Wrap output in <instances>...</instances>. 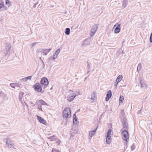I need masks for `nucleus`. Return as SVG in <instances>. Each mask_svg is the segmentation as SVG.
I'll return each instance as SVG.
<instances>
[{
    "label": "nucleus",
    "mask_w": 152,
    "mask_h": 152,
    "mask_svg": "<svg viewBox=\"0 0 152 152\" xmlns=\"http://www.w3.org/2000/svg\"><path fill=\"white\" fill-rule=\"evenodd\" d=\"M113 135L112 130L110 129L108 131L107 133V137L106 139V142L107 143L109 144L111 142L112 137Z\"/></svg>",
    "instance_id": "obj_1"
},
{
    "label": "nucleus",
    "mask_w": 152,
    "mask_h": 152,
    "mask_svg": "<svg viewBox=\"0 0 152 152\" xmlns=\"http://www.w3.org/2000/svg\"><path fill=\"white\" fill-rule=\"evenodd\" d=\"M64 118H68L71 115V111L69 108H66L65 109L63 112Z\"/></svg>",
    "instance_id": "obj_2"
},
{
    "label": "nucleus",
    "mask_w": 152,
    "mask_h": 152,
    "mask_svg": "<svg viewBox=\"0 0 152 152\" xmlns=\"http://www.w3.org/2000/svg\"><path fill=\"white\" fill-rule=\"evenodd\" d=\"M122 138L126 142L125 144H126L129 140V134L128 132L126 130L123 131L121 133Z\"/></svg>",
    "instance_id": "obj_3"
},
{
    "label": "nucleus",
    "mask_w": 152,
    "mask_h": 152,
    "mask_svg": "<svg viewBox=\"0 0 152 152\" xmlns=\"http://www.w3.org/2000/svg\"><path fill=\"white\" fill-rule=\"evenodd\" d=\"M51 49V48H49L48 49L40 48L37 50V53H43V55H46Z\"/></svg>",
    "instance_id": "obj_4"
},
{
    "label": "nucleus",
    "mask_w": 152,
    "mask_h": 152,
    "mask_svg": "<svg viewBox=\"0 0 152 152\" xmlns=\"http://www.w3.org/2000/svg\"><path fill=\"white\" fill-rule=\"evenodd\" d=\"M6 144L8 147H9L10 148H13L14 149H16L14 147V143L10 138H8L7 139Z\"/></svg>",
    "instance_id": "obj_5"
},
{
    "label": "nucleus",
    "mask_w": 152,
    "mask_h": 152,
    "mask_svg": "<svg viewBox=\"0 0 152 152\" xmlns=\"http://www.w3.org/2000/svg\"><path fill=\"white\" fill-rule=\"evenodd\" d=\"M98 26L97 25H93L91 29L90 35L91 36H93L97 30Z\"/></svg>",
    "instance_id": "obj_6"
},
{
    "label": "nucleus",
    "mask_w": 152,
    "mask_h": 152,
    "mask_svg": "<svg viewBox=\"0 0 152 152\" xmlns=\"http://www.w3.org/2000/svg\"><path fill=\"white\" fill-rule=\"evenodd\" d=\"M76 96V94L74 93L69 94L67 96V99L69 102H71L74 99Z\"/></svg>",
    "instance_id": "obj_7"
},
{
    "label": "nucleus",
    "mask_w": 152,
    "mask_h": 152,
    "mask_svg": "<svg viewBox=\"0 0 152 152\" xmlns=\"http://www.w3.org/2000/svg\"><path fill=\"white\" fill-rule=\"evenodd\" d=\"M40 82L41 84L45 86H47L48 84V81L45 77L42 78Z\"/></svg>",
    "instance_id": "obj_8"
},
{
    "label": "nucleus",
    "mask_w": 152,
    "mask_h": 152,
    "mask_svg": "<svg viewBox=\"0 0 152 152\" xmlns=\"http://www.w3.org/2000/svg\"><path fill=\"white\" fill-rule=\"evenodd\" d=\"M11 48V44L8 42H6L5 44V50L8 53Z\"/></svg>",
    "instance_id": "obj_9"
},
{
    "label": "nucleus",
    "mask_w": 152,
    "mask_h": 152,
    "mask_svg": "<svg viewBox=\"0 0 152 152\" xmlns=\"http://www.w3.org/2000/svg\"><path fill=\"white\" fill-rule=\"evenodd\" d=\"M35 89L38 92H40L42 91L41 87L39 83H36L34 86Z\"/></svg>",
    "instance_id": "obj_10"
},
{
    "label": "nucleus",
    "mask_w": 152,
    "mask_h": 152,
    "mask_svg": "<svg viewBox=\"0 0 152 152\" xmlns=\"http://www.w3.org/2000/svg\"><path fill=\"white\" fill-rule=\"evenodd\" d=\"M116 26H117L115 29L114 32L115 33L117 34L120 32L121 30V28L120 27V24H119L118 23H117L114 25V27H115Z\"/></svg>",
    "instance_id": "obj_11"
},
{
    "label": "nucleus",
    "mask_w": 152,
    "mask_h": 152,
    "mask_svg": "<svg viewBox=\"0 0 152 152\" xmlns=\"http://www.w3.org/2000/svg\"><path fill=\"white\" fill-rule=\"evenodd\" d=\"M37 117L38 120L40 122L44 124H45L46 123V121L45 120L41 117L38 115H37Z\"/></svg>",
    "instance_id": "obj_12"
},
{
    "label": "nucleus",
    "mask_w": 152,
    "mask_h": 152,
    "mask_svg": "<svg viewBox=\"0 0 152 152\" xmlns=\"http://www.w3.org/2000/svg\"><path fill=\"white\" fill-rule=\"evenodd\" d=\"M112 96V92L110 90H109L105 98L106 101H108L110 98Z\"/></svg>",
    "instance_id": "obj_13"
},
{
    "label": "nucleus",
    "mask_w": 152,
    "mask_h": 152,
    "mask_svg": "<svg viewBox=\"0 0 152 152\" xmlns=\"http://www.w3.org/2000/svg\"><path fill=\"white\" fill-rule=\"evenodd\" d=\"M73 123L74 125H77L78 124V121L76 118L75 114H74L73 116Z\"/></svg>",
    "instance_id": "obj_14"
},
{
    "label": "nucleus",
    "mask_w": 152,
    "mask_h": 152,
    "mask_svg": "<svg viewBox=\"0 0 152 152\" xmlns=\"http://www.w3.org/2000/svg\"><path fill=\"white\" fill-rule=\"evenodd\" d=\"M98 127H97V128L93 131H91L89 132V136L91 137H92V136L94 135L95 134L97 130V128Z\"/></svg>",
    "instance_id": "obj_15"
},
{
    "label": "nucleus",
    "mask_w": 152,
    "mask_h": 152,
    "mask_svg": "<svg viewBox=\"0 0 152 152\" xmlns=\"http://www.w3.org/2000/svg\"><path fill=\"white\" fill-rule=\"evenodd\" d=\"M31 78V76H29L26 77H24L21 79V80L23 82H26L28 80H30Z\"/></svg>",
    "instance_id": "obj_16"
},
{
    "label": "nucleus",
    "mask_w": 152,
    "mask_h": 152,
    "mask_svg": "<svg viewBox=\"0 0 152 152\" xmlns=\"http://www.w3.org/2000/svg\"><path fill=\"white\" fill-rule=\"evenodd\" d=\"M128 4V0H123L122 3V7L123 8H125Z\"/></svg>",
    "instance_id": "obj_17"
},
{
    "label": "nucleus",
    "mask_w": 152,
    "mask_h": 152,
    "mask_svg": "<svg viewBox=\"0 0 152 152\" xmlns=\"http://www.w3.org/2000/svg\"><path fill=\"white\" fill-rule=\"evenodd\" d=\"M123 78V76L121 75H119L116 78V81L120 82Z\"/></svg>",
    "instance_id": "obj_18"
},
{
    "label": "nucleus",
    "mask_w": 152,
    "mask_h": 152,
    "mask_svg": "<svg viewBox=\"0 0 152 152\" xmlns=\"http://www.w3.org/2000/svg\"><path fill=\"white\" fill-rule=\"evenodd\" d=\"M48 138L51 141H53L55 140L57 138L54 135L50 136L48 137Z\"/></svg>",
    "instance_id": "obj_19"
},
{
    "label": "nucleus",
    "mask_w": 152,
    "mask_h": 152,
    "mask_svg": "<svg viewBox=\"0 0 152 152\" xmlns=\"http://www.w3.org/2000/svg\"><path fill=\"white\" fill-rule=\"evenodd\" d=\"M140 85L141 87L144 88H146L147 86L146 85L144 82H142V81L141 80L140 81Z\"/></svg>",
    "instance_id": "obj_20"
},
{
    "label": "nucleus",
    "mask_w": 152,
    "mask_h": 152,
    "mask_svg": "<svg viewBox=\"0 0 152 152\" xmlns=\"http://www.w3.org/2000/svg\"><path fill=\"white\" fill-rule=\"evenodd\" d=\"M39 102L41 104V105H44L48 106L47 104L45 101L42 100H39Z\"/></svg>",
    "instance_id": "obj_21"
},
{
    "label": "nucleus",
    "mask_w": 152,
    "mask_h": 152,
    "mask_svg": "<svg viewBox=\"0 0 152 152\" xmlns=\"http://www.w3.org/2000/svg\"><path fill=\"white\" fill-rule=\"evenodd\" d=\"M70 29L69 28H66L65 33L66 34L68 35L70 34Z\"/></svg>",
    "instance_id": "obj_22"
},
{
    "label": "nucleus",
    "mask_w": 152,
    "mask_h": 152,
    "mask_svg": "<svg viewBox=\"0 0 152 152\" xmlns=\"http://www.w3.org/2000/svg\"><path fill=\"white\" fill-rule=\"evenodd\" d=\"M5 7L3 4H0V11L5 10Z\"/></svg>",
    "instance_id": "obj_23"
},
{
    "label": "nucleus",
    "mask_w": 152,
    "mask_h": 152,
    "mask_svg": "<svg viewBox=\"0 0 152 152\" xmlns=\"http://www.w3.org/2000/svg\"><path fill=\"white\" fill-rule=\"evenodd\" d=\"M96 99V96L94 94H93L91 95V99L93 101H94Z\"/></svg>",
    "instance_id": "obj_24"
},
{
    "label": "nucleus",
    "mask_w": 152,
    "mask_h": 152,
    "mask_svg": "<svg viewBox=\"0 0 152 152\" xmlns=\"http://www.w3.org/2000/svg\"><path fill=\"white\" fill-rule=\"evenodd\" d=\"M128 124L127 122H124V124L123 128L125 129H127Z\"/></svg>",
    "instance_id": "obj_25"
},
{
    "label": "nucleus",
    "mask_w": 152,
    "mask_h": 152,
    "mask_svg": "<svg viewBox=\"0 0 152 152\" xmlns=\"http://www.w3.org/2000/svg\"><path fill=\"white\" fill-rule=\"evenodd\" d=\"M60 50L59 49H58L56 50L54 54L57 56L60 53Z\"/></svg>",
    "instance_id": "obj_26"
},
{
    "label": "nucleus",
    "mask_w": 152,
    "mask_h": 152,
    "mask_svg": "<svg viewBox=\"0 0 152 152\" xmlns=\"http://www.w3.org/2000/svg\"><path fill=\"white\" fill-rule=\"evenodd\" d=\"M124 100V97L123 96H120L119 99L120 103L122 102Z\"/></svg>",
    "instance_id": "obj_27"
},
{
    "label": "nucleus",
    "mask_w": 152,
    "mask_h": 152,
    "mask_svg": "<svg viewBox=\"0 0 152 152\" xmlns=\"http://www.w3.org/2000/svg\"><path fill=\"white\" fill-rule=\"evenodd\" d=\"M38 43H39L38 42H34L32 43L31 44V45H30L31 47V48H33V47L34 46V45H35L36 44H38Z\"/></svg>",
    "instance_id": "obj_28"
},
{
    "label": "nucleus",
    "mask_w": 152,
    "mask_h": 152,
    "mask_svg": "<svg viewBox=\"0 0 152 152\" xmlns=\"http://www.w3.org/2000/svg\"><path fill=\"white\" fill-rule=\"evenodd\" d=\"M141 64L140 63H139L137 66V70L138 72H139V71L141 69Z\"/></svg>",
    "instance_id": "obj_29"
},
{
    "label": "nucleus",
    "mask_w": 152,
    "mask_h": 152,
    "mask_svg": "<svg viewBox=\"0 0 152 152\" xmlns=\"http://www.w3.org/2000/svg\"><path fill=\"white\" fill-rule=\"evenodd\" d=\"M135 145L134 144H133L131 147V150L132 151L134 150L135 148Z\"/></svg>",
    "instance_id": "obj_30"
},
{
    "label": "nucleus",
    "mask_w": 152,
    "mask_h": 152,
    "mask_svg": "<svg viewBox=\"0 0 152 152\" xmlns=\"http://www.w3.org/2000/svg\"><path fill=\"white\" fill-rule=\"evenodd\" d=\"M10 86L13 88H15V84H14V83H11L10 84Z\"/></svg>",
    "instance_id": "obj_31"
},
{
    "label": "nucleus",
    "mask_w": 152,
    "mask_h": 152,
    "mask_svg": "<svg viewBox=\"0 0 152 152\" xmlns=\"http://www.w3.org/2000/svg\"><path fill=\"white\" fill-rule=\"evenodd\" d=\"M11 2L9 0H6V4H10Z\"/></svg>",
    "instance_id": "obj_32"
},
{
    "label": "nucleus",
    "mask_w": 152,
    "mask_h": 152,
    "mask_svg": "<svg viewBox=\"0 0 152 152\" xmlns=\"http://www.w3.org/2000/svg\"><path fill=\"white\" fill-rule=\"evenodd\" d=\"M52 152H59V150H58L55 149H53L52 150Z\"/></svg>",
    "instance_id": "obj_33"
},
{
    "label": "nucleus",
    "mask_w": 152,
    "mask_h": 152,
    "mask_svg": "<svg viewBox=\"0 0 152 152\" xmlns=\"http://www.w3.org/2000/svg\"><path fill=\"white\" fill-rule=\"evenodd\" d=\"M150 41L152 43V32L150 36Z\"/></svg>",
    "instance_id": "obj_34"
},
{
    "label": "nucleus",
    "mask_w": 152,
    "mask_h": 152,
    "mask_svg": "<svg viewBox=\"0 0 152 152\" xmlns=\"http://www.w3.org/2000/svg\"><path fill=\"white\" fill-rule=\"evenodd\" d=\"M87 67L88 68V72H87V73H88V72H90V70H89V68H90V65H89V64H88V65H87Z\"/></svg>",
    "instance_id": "obj_35"
},
{
    "label": "nucleus",
    "mask_w": 152,
    "mask_h": 152,
    "mask_svg": "<svg viewBox=\"0 0 152 152\" xmlns=\"http://www.w3.org/2000/svg\"><path fill=\"white\" fill-rule=\"evenodd\" d=\"M119 83V82L116 81V80H115V87H117V86Z\"/></svg>",
    "instance_id": "obj_36"
},
{
    "label": "nucleus",
    "mask_w": 152,
    "mask_h": 152,
    "mask_svg": "<svg viewBox=\"0 0 152 152\" xmlns=\"http://www.w3.org/2000/svg\"><path fill=\"white\" fill-rule=\"evenodd\" d=\"M20 85L19 84H15V88L16 87H19L20 86Z\"/></svg>",
    "instance_id": "obj_37"
},
{
    "label": "nucleus",
    "mask_w": 152,
    "mask_h": 152,
    "mask_svg": "<svg viewBox=\"0 0 152 152\" xmlns=\"http://www.w3.org/2000/svg\"><path fill=\"white\" fill-rule=\"evenodd\" d=\"M38 109H39V110H41L42 111H43L42 110V107L41 106H39L38 107Z\"/></svg>",
    "instance_id": "obj_38"
},
{
    "label": "nucleus",
    "mask_w": 152,
    "mask_h": 152,
    "mask_svg": "<svg viewBox=\"0 0 152 152\" xmlns=\"http://www.w3.org/2000/svg\"><path fill=\"white\" fill-rule=\"evenodd\" d=\"M19 100L20 101H22V97H21V96H20L19 97Z\"/></svg>",
    "instance_id": "obj_39"
},
{
    "label": "nucleus",
    "mask_w": 152,
    "mask_h": 152,
    "mask_svg": "<svg viewBox=\"0 0 152 152\" xmlns=\"http://www.w3.org/2000/svg\"><path fill=\"white\" fill-rule=\"evenodd\" d=\"M57 56L56 55H55V54H54L53 57H55L56 58H57Z\"/></svg>",
    "instance_id": "obj_40"
},
{
    "label": "nucleus",
    "mask_w": 152,
    "mask_h": 152,
    "mask_svg": "<svg viewBox=\"0 0 152 152\" xmlns=\"http://www.w3.org/2000/svg\"><path fill=\"white\" fill-rule=\"evenodd\" d=\"M38 4V3H36L34 4V5L33 7H36V5L37 4Z\"/></svg>",
    "instance_id": "obj_41"
},
{
    "label": "nucleus",
    "mask_w": 152,
    "mask_h": 152,
    "mask_svg": "<svg viewBox=\"0 0 152 152\" xmlns=\"http://www.w3.org/2000/svg\"><path fill=\"white\" fill-rule=\"evenodd\" d=\"M24 94V93H23V92H20V94H22V95H23Z\"/></svg>",
    "instance_id": "obj_42"
},
{
    "label": "nucleus",
    "mask_w": 152,
    "mask_h": 152,
    "mask_svg": "<svg viewBox=\"0 0 152 152\" xmlns=\"http://www.w3.org/2000/svg\"><path fill=\"white\" fill-rule=\"evenodd\" d=\"M56 59V58L55 57H53V58H52L53 60H55Z\"/></svg>",
    "instance_id": "obj_43"
},
{
    "label": "nucleus",
    "mask_w": 152,
    "mask_h": 152,
    "mask_svg": "<svg viewBox=\"0 0 152 152\" xmlns=\"http://www.w3.org/2000/svg\"><path fill=\"white\" fill-rule=\"evenodd\" d=\"M39 59H40L41 60V57H39Z\"/></svg>",
    "instance_id": "obj_44"
},
{
    "label": "nucleus",
    "mask_w": 152,
    "mask_h": 152,
    "mask_svg": "<svg viewBox=\"0 0 152 152\" xmlns=\"http://www.w3.org/2000/svg\"><path fill=\"white\" fill-rule=\"evenodd\" d=\"M122 53H124L123 52V51H122Z\"/></svg>",
    "instance_id": "obj_45"
},
{
    "label": "nucleus",
    "mask_w": 152,
    "mask_h": 152,
    "mask_svg": "<svg viewBox=\"0 0 152 152\" xmlns=\"http://www.w3.org/2000/svg\"><path fill=\"white\" fill-rule=\"evenodd\" d=\"M86 78H85V80H86Z\"/></svg>",
    "instance_id": "obj_46"
}]
</instances>
